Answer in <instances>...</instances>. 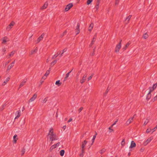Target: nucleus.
Wrapping results in <instances>:
<instances>
[{"label": "nucleus", "mask_w": 157, "mask_h": 157, "mask_svg": "<svg viewBox=\"0 0 157 157\" xmlns=\"http://www.w3.org/2000/svg\"><path fill=\"white\" fill-rule=\"evenodd\" d=\"M94 40H93L92 41H91V43L90 44V46H91L92 45V44L94 43Z\"/></svg>", "instance_id": "52"}, {"label": "nucleus", "mask_w": 157, "mask_h": 157, "mask_svg": "<svg viewBox=\"0 0 157 157\" xmlns=\"http://www.w3.org/2000/svg\"><path fill=\"white\" fill-rule=\"evenodd\" d=\"M59 54V53H57V54H55V55H54L53 57H52V58L53 59H55L56 58V57H57Z\"/></svg>", "instance_id": "34"}, {"label": "nucleus", "mask_w": 157, "mask_h": 157, "mask_svg": "<svg viewBox=\"0 0 157 157\" xmlns=\"http://www.w3.org/2000/svg\"><path fill=\"white\" fill-rule=\"evenodd\" d=\"M93 1V0H88L87 2V5H89Z\"/></svg>", "instance_id": "37"}, {"label": "nucleus", "mask_w": 157, "mask_h": 157, "mask_svg": "<svg viewBox=\"0 0 157 157\" xmlns=\"http://www.w3.org/2000/svg\"><path fill=\"white\" fill-rule=\"evenodd\" d=\"M148 122V120L147 119L145 121L144 123V125H146L147 123Z\"/></svg>", "instance_id": "40"}, {"label": "nucleus", "mask_w": 157, "mask_h": 157, "mask_svg": "<svg viewBox=\"0 0 157 157\" xmlns=\"http://www.w3.org/2000/svg\"><path fill=\"white\" fill-rule=\"evenodd\" d=\"M83 156V153H81V154H80V157H82Z\"/></svg>", "instance_id": "55"}, {"label": "nucleus", "mask_w": 157, "mask_h": 157, "mask_svg": "<svg viewBox=\"0 0 157 157\" xmlns=\"http://www.w3.org/2000/svg\"><path fill=\"white\" fill-rule=\"evenodd\" d=\"M25 152V149L24 148L21 151L22 155H23Z\"/></svg>", "instance_id": "44"}, {"label": "nucleus", "mask_w": 157, "mask_h": 157, "mask_svg": "<svg viewBox=\"0 0 157 157\" xmlns=\"http://www.w3.org/2000/svg\"><path fill=\"white\" fill-rule=\"evenodd\" d=\"M63 53H63V52H62V53L61 54V55H60V57H61V56H63Z\"/></svg>", "instance_id": "62"}, {"label": "nucleus", "mask_w": 157, "mask_h": 157, "mask_svg": "<svg viewBox=\"0 0 157 157\" xmlns=\"http://www.w3.org/2000/svg\"><path fill=\"white\" fill-rule=\"evenodd\" d=\"M149 92H150V93H151V92H152L154 90L153 88L151 87H149Z\"/></svg>", "instance_id": "33"}, {"label": "nucleus", "mask_w": 157, "mask_h": 157, "mask_svg": "<svg viewBox=\"0 0 157 157\" xmlns=\"http://www.w3.org/2000/svg\"><path fill=\"white\" fill-rule=\"evenodd\" d=\"M93 76V75H92L91 76H90L88 78V80L89 81L92 78Z\"/></svg>", "instance_id": "45"}, {"label": "nucleus", "mask_w": 157, "mask_h": 157, "mask_svg": "<svg viewBox=\"0 0 157 157\" xmlns=\"http://www.w3.org/2000/svg\"><path fill=\"white\" fill-rule=\"evenodd\" d=\"M37 51V48H36L34 50L32 51L31 54H32L34 53L35 52H36Z\"/></svg>", "instance_id": "42"}, {"label": "nucleus", "mask_w": 157, "mask_h": 157, "mask_svg": "<svg viewBox=\"0 0 157 157\" xmlns=\"http://www.w3.org/2000/svg\"><path fill=\"white\" fill-rule=\"evenodd\" d=\"M157 87V83L154 84L152 88L154 90L156 89V88Z\"/></svg>", "instance_id": "32"}, {"label": "nucleus", "mask_w": 157, "mask_h": 157, "mask_svg": "<svg viewBox=\"0 0 157 157\" xmlns=\"http://www.w3.org/2000/svg\"><path fill=\"white\" fill-rule=\"evenodd\" d=\"M21 111L20 110L17 111L15 113V115L16 116L15 118V120L21 116Z\"/></svg>", "instance_id": "9"}, {"label": "nucleus", "mask_w": 157, "mask_h": 157, "mask_svg": "<svg viewBox=\"0 0 157 157\" xmlns=\"http://www.w3.org/2000/svg\"><path fill=\"white\" fill-rule=\"evenodd\" d=\"M14 23L13 22H12L6 28V29L7 30L9 31L12 28L13 26L14 25Z\"/></svg>", "instance_id": "5"}, {"label": "nucleus", "mask_w": 157, "mask_h": 157, "mask_svg": "<svg viewBox=\"0 0 157 157\" xmlns=\"http://www.w3.org/2000/svg\"><path fill=\"white\" fill-rule=\"evenodd\" d=\"M73 4L72 3H70L67 5L65 9V11H68L72 6Z\"/></svg>", "instance_id": "4"}, {"label": "nucleus", "mask_w": 157, "mask_h": 157, "mask_svg": "<svg viewBox=\"0 0 157 157\" xmlns=\"http://www.w3.org/2000/svg\"><path fill=\"white\" fill-rule=\"evenodd\" d=\"M2 53H3V54L4 55V54L5 53V52H6V49L5 48H3L2 49Z\"/></svg>", "instance_id": "41"}, {"label": "nucleus", "mask_w": 157, "mask_h": 157, "mask_svg": "<svg viewBox=\"0 0 157 157\" xmlns=\"http://www.w3.org/2000/svg\"><path fill=\"white\" fill-rule=\"evenodd\" d=\"M65 151H64L63 150H62L60 151V154L61 156H62L63 155Z\"/></svg>", "instance_id": "25"}, {"label": "nucleus", "mask_w": 157, "mask_h": 157, "mask_svg": "<svg viewBox=\"0 0 157 157\" xmlns=\"http://www.w3.org/2000/svg\"><path fill=\"white\" fill-rule=\"evenodd\" d=\"M37 97V94H34L32 97L29 100V102H31L34 101Z\"/></svg>", "instance_id": "11"}, {"label": "nucleus", "mask_w": 157, "mask_h": 157, "mask_svg": "<svg viewBox=\"0 0 157 157\" xmlns=\"http://www.w3.org/2000/svg\"><path fill=\"white\" fill-rule=\"evenodd\" d=\"M15 52L14 51H12L10 54V56H11L13 55V54H14Z\"/></svg>", "instance_id": "43"}, {"label": "nucleus", "mask_w": 157, "mask_h": 157, "mask_svg": "<svg viewBox=\"0 0 157 157\" xmlns=\"http://www.w3.org/2000/svg\"><path fill=\"white\" fill-rule=\"evenodd\" d=\"M87 74H85L83 76L82 79L80 80V82L81 84H82L83 83L85 82L86 80V78L87 77Z\"/></svg>", "instance_id": "3"}, {"label": "nucleus", "mask_w": 157, "mask_h": 157, "mask_svg": "<svg viewBox=\"0 0 157 157\" xmlns=\"http://www.w3.org/2000/svg\"><path fill=\"white\" fill-rule=\"evenodd\" d=\"M55 84L56 85H57L58 86H59L61 84V83L60 82V81L59 80L56 82Z\"/></svg>", "instance_id": "23"}, {"label": "nucleus", "mask_w": 157, "mask_h": 157, "mask_svg": "<svg viewBox=\"0 0 157 157\" xmlns=\"http://www.w3.org/2000/svg\"><path fill=\"white\" fill-rule=\"evenodd\" d=\"M56 62H57V61L56 60H54V61H53V62H52V63L51 64L54 65V64H55L56 63Z\"/></svg>", "instance_id": "49"}, {"label": "nucleus", "mask_w": 157, "mask_h": 157, "mask_svg": "<svg viewBox=\"0 0 157 157\" xmlns=\"http://www.w3.org/2000/svg\"><path fill=\"white\" fill-rule=\"evenodd\" d=\"M116 123H115V122L113 124H112V126H113V125H115L116 124Z\"/></svg>", "instance_id": "61"}, {"label": "nucleus", "mask_w": 157, "mask_h": 157, "mask_svg": "<svg viewBox=\"0 0 157 157\" xmlns=\"http://www.w3.org/2000/svg\"><path fill=\"white\" fill-rule=\"evenodd\" d=\"M151 130V129L148 128L146 131V132L147 133H148L150 132Z\"/></svg>", "instance_id": "47"}, {"label": "nucleus", "mask_w": 157, "mask_h": 157, "mask_svg": "<svg viewBox=\"0 0 157 157\" xmlns=\"http://www.w3.org/2000/svg\"><path fill=\"white\" fill-rule=\"evenodd\" d=\"M10 79V78L9 77L6 78V80L3 82V83L2 84V85H4L9 81Z\"/></svg>", "instance_id": "20"}, {"label": "nucleus", "mask_w": 157, "mask_h": 157, "mask_svg": "<svg viewBox=\"0 0 157 157\" xmlns=\"http://www.w3.org/2000/svg\"><path fill=\"white\" fill-rule=\"evenodd\" d=\"M109 132H112L113 131V129H112L111 128V127H109Z\"/></svg>", "instance_id": "51"}, {"label": "nucleus", "mask_w": 157, "mask_h": 157, "mask_svg": "<svg viewBox=\"0 0 157 157\" xmlns=\"http://www.w3.org/2000/svg\"><path fill=\"white\" fill-rule=\"evenodd\" d=\"M79 26L80 24L78 23L75 29L76 35L78 34L80 32Z\"/></svg>", "instance_id": "10"}, {"label": "nucleus", "mask_w": 157, "mask_h": 157, "mask_svg": "<svg viewBox=\"0 0 157 157\" xmlns=\"http://www.w3.org/2000/svg\"><path fill=\"white\" fill-rule=\"evenodd\" d=\"M95 138H96V135L94 136L92 140V143L91 144V145H92L93 144Z\"/></svg>", "instance_id": "31"}, {"label": "nucleus", "mask_w": 157, "mask_h": 157, "mask_svg": "<svg viewBox=\"0 0 157 157\" xmlns=\"http://www.w3.org/2000/svg\"><path fill=\"white\" fill-rule=\"evenodd\" d=\"M96 36H95L94 37V38H93V40H94V39H96Z\"/></svg>", "instance_id": "63"}, {"label": "nucleus", "mask_w": 157, "mask_h": 157, "mask_svg": "<svg viewBox=\"0 0 157 157\" xmlns=\"http://www.w3.org/2000/svg\"><path fill=\"white\" fill-rule=\"evenodd\" d=\"M106 150L105 148H103L101 151H100L99 152L100 154H102L104 153L105 151Z\"/></svg>", "instance_id": "29"}, {"label": "nucleus", "mask_w": 157, "mask_h": 157, "mask_svg": "<svg viewBox=\"0 0 157 157\" xmlns=\"http://www.w3.org/2000/svg\"><path fill=\"white\" fill-rule=\"evenodd\" d=\"M154 100L155 101L157 100V95L154 98Z\"/></svg>", "instance_id": "56"}, {"label": "nucleus", "mask_w": 157, "mask_h": 157, "mask_svg": "<svg viewBox=\"0 0 157 157\" xmlns=\"http://www.w3.org/2000/svg\"><path fill=\"white\" fill-rule=\"evenodd\" d=\"M15 62V60H14L13 62H12V63H11V64H12L13 65H14Z\"/></svg>", "instance_id": "59"}, {"label": "nucleus", "mask_w": 157, "mask_h": 157, "mask_svg": "<svg viewBox=\"0 0 157 157\" xmlns=\"http://www.w3.org/2000/svg\"><path fill=\"white\" fill-rule=\"evenodd\" d=\"M72 120V118H70L69 120L68 121V123H69Z\"/></svg>", "instance_id": "57"}, {"label": "nucleus", "mask_w": 157, "mask_h": 157, "mask_svg": "<svg viewBox=\"0 0 157 157\" xmlns=\"http://www.w3.org/2000/svg\"><path fill=\"white\" fill-rule=\"evenodd\" d=\"M99 3H98L96 6H95V8L96 9V10H97L99 8Z\"/></svg>", "instance_id": "39"}, {"label": "nucleus", "mask_w": 157, "mask_h": 157, "mask_svg": "<svg viewBox=\"0 0 157 157\" xmlns=\"http://www.w3.org/2000/svg\"><path fill=\"white\" fill-rule=\"evenodd\" d=\"M27 81V80L26 79H24L22 81V82H21V84L20 85L19 88H21V87H22V86H23L26 83Z\"/></svg>", "instance_id": "13"}, {"label": "nucleus", "mask_w": 157, "mask_h": 157, "mask_svg": "<svg viewBox=\"0 0 157 157\" xmlns=\"http://www.w3.org/2000/svg\"><path fill=\"white\" fill-rule=\"evenodd\" d=\"M157 126H156L153 129L151 130H153L152 132H154V131H155L157 129Z\"/></svg>", "instance_id": "50"}, {"label": "nucleus", "mask_w": 157, "mask_h": 157, "mask_svg": "<svg viewBox=\"0 0 157 157\" xmlns=\"http://www.w3.org/2000/svg\"><path fill=\"white\" fill-rule=\"evenodd\" d=\"M94 26V24L93 23H91L88 27V30L91 31L92 29Z\"/></svg>", "instance_id": "15"}, {"label": "nucleus", "mask_w": 157, "mask_h": 157, "mask_svg": "<svg viewBox=\"0 0 157 157\" xmlns=\"http://www.w3.org/2000/svg\"><path fill=\"white\" fill-rule=\"evenodd\" d=\"M25 109V108L24 107H23V108H22V111H24V110Z\"/></svg>", "instance_id": "64"}, {"label": "nucleus", "mask_w": 157, "mask_h": 157, "mask_svg": "<svg viewBox=\"0 0 157 157\" xmlns=\"http://www.w3.org/2000/svg\"><path fill=\"white\" fill-rule=\"evenodd\" d=\"M148 37V35L146 33H145L143 35V37L145 39H146V38H147Z\"/></svg>", "instance_id": "30"}, {"label": "nucleus", "mask_w": 157, "mask_h": 157, "mask_svg": "<svg viewBox=\"0 0 157 157\" xmlns=\"http://www.w3.org/2000/svg\"><path fill=\"white\" fill-rule=\"evenodd\" d=\"M50 68H49V70H47L46 71V73L44 74V76H46V77L49 74L50 72Z\"/></svg>", "instance_id": "22"}, {"label": "nucleus", "mask_w": 157, "mask_h": 157, "mask_svg": "<svg viewBox=\"0 0 157 157\" xmlns=\"http://www.w3.org/2000/svg\"><path fill=\"white\" fill-rule=\"evenodd\" d=\"M153 139V137H151L148 138L145 142L143 143V145L144 146L147 145L151 140Z\"/></svg>", "instance_id": "1"}, {"label": "nucleus", "mask_w": 157, "mask_h": 157, "mask_svg": "<svg viewBox=\"0 0 157 157\" xmlns=\"http://www.w3.org/2000/svg\"><path fill=\"white\" fill-rule=\"evenodd\" d=\"M151 97V94L150 93V92H149L147 95L146 99L147 100H148L150 99Z\"/></svg>", "instance_id": "16"}, {"label": "nucleus", "mask_w": 157, "mask_h": 157, "mask_svg": "<svg viewBox=\"0 0 157 157\" xmlns=\"http://www.w3.org/2000/svg\"><path fill=\"white\" fill-rule=\"evenodd\" d=\"M17 135H14V136H13V139L14 140V141H15V143L16 141L17 140V138L16 139V138L17 137Z\"/></svg>", "instance_id": "35"}, {"label": "nucleus", "mask_w": 157, "mask_h": 157, "mask_svg": "<svg viewBox=\"0 0 157 157\" xmlns=\"http://www.w3.org/2000/svg\"><path fill=\"white\" fill-rule=\"evenodd\" d=\"M70 73V72H68L66 74V76L64 78V81H65L67 79V78L69 77Z\"/></svg>", "instance_id": "26"}, {"label": "nucleus", "mask_w": 157, "mask_h": 157, "mask_svg": "<svg viewBox=\"0 0 157 157\" xmlns=\"http://www.w3.org/2000/svg\"><path fill=\"white\" fill-rule=\"evenodd\" d=\"M13 65L11 63L7 67V70H10L13 66Z\"/></svg>", "instance_id": "24"}, {"label": "nucleus", "mask_w": 157, "mask_h": 157, "mask_svg": "<svg viewBox=\"0 0 157 157\" xmlns=\"http://www.w3.org/2000/svg\"><path fill=\"white\" fill-rule=\"evenodd\" d=\"M50 138L51 141L57 140L58 139V138L56 137V135L55 134L52 136H50Z\"/></svg>", "instance_id": "8"}, {"label": "nucleus", "mask_w": 157, "mask_h": 157, "mask_svg": "<svg viewBox=\"0 0 157 157\" xmlns=\"http://www.w3.org/2000/svg\"><path fill=\"white\" fill-rule=\"evenodd\" d=\"M135 116H136L135 114L134 115L133 117H131L130 118H129L128 120V121L126 122V124L127 125H128L132 121L134 117Z\"/></svg>", "instance_id": "7"}, {"label": "nucleus", "mask_w": 157, "mask_h": 157, "mask_svg": "<svg viewBox=\"0 0 157 157\" xmlns=\"http://www.w3.org/2000/svg\"><path fill=\"white\" fill-rule=\"evenodd\" d=\"M9 40L8 39V38L6 37H5L2 39V43H6L7 41H8Z\"/></svg>", "instance_id": "17"}, {"label": "nucleus", "mask_w": 157, "mask_h": 157, "mask_svg": "<svg viewBox=\"0 0 157 157\" xmlns=\"http://www.w3.org/2000/svg\"><path fill=\"white\" fill-rule=\"evenodd\" d=\"M87 143V141H86L85 140H84V142H82V148H84L85 147L86 145V144Z\"/></svg>", "instance_id": "18"}, {"label": "nucleus", "mask_w": 157, "mask_h": 157, "mask_svg": "<svg viewBox=\"0 0 157 157\" xmlns=\"http://www.w3.org/2000/svg\"><path fill=\"white\" fill-rule=\"evenodd\" d=\"M130 44V43L129 42H128V43H127L126 45L123 48L124 50H125L126 49V48L129 46Z\"/></svg>", "instance_id": "21"}, {"label": "nucleus", "mask_w": 157, "mask_h": 157, "mask_svg": "<svg viewBox=\"0 0 157 157\" xmlns=\"http://www.w3.org/2000/svg\"><path fill=\"white\" fill-rule=\"evenodd\" d=\"M121 145L122 146H124V145H125V140H124V139H123V140H122V141L121 142Z\"/></svg>", "instance_id": "36"}, {"label": "nucleus", "mask_w": 157, "mask_h": 157, "mask_svg": "<svg viewBox=\"0 0 157 157\" xmlns=\"http://www.w3.org/2000/svg\"><path fill=\"white\" fill-rule=\"evenodd\" d=\"M132 17V16L131 15H129L128 17H127L126 19H125V20L126 21H127L128 22L130 20V19L131 17Z\"/></svg>", "instance_id": "28"}, {"label": "nucleus", "mask_w": 157, "mask_h": 157, "mask_svg": "<svg viewBox=\"0 0 157 157\" xmlns=\"http://www.w3.org/2000/svg\"><path fill=\"white\" fill-rule=\"evenodd\" d=\"M67 31H64L63 33L62 34H61L60 36V37H62L63 36H64L66 33H67Z\"/></svg>", "instance_id": "38"}, {"label": "nucleus", "mask_w": 157, "mask_h": 157, "mask_svg": "<svg viewBox=\"0 0 157 157\" xmlns=\"http://www.w3.org/2000/svg\"><path fill=\"white\" fill-rule=\"evenodd\" d=\"M60 144V142H58L57 144H54V145H55V147H58L59 145Z\"/></svg>", "instance_id": "46"}, {"label": "nucleus", "mask_w": 157, "mask_h": 157, "mask_svg": "<svg viewBox=\"0 0 157 157\" xmlns=\"http://www.w3.org/2000/svg\"><path fill=\"white\" fill-rule=\"evenodd\" d=\"M56 148L55 147V145H52L51 147V148L54 149Z\"/></svg>", "instance_id": "54"}, {"label": "nucleus", "mask_w": 157, "mask_h": 157, "mask_svg": "<svg viewBox=\"0 0 157 157\" xmlns=\"http://www.w3.org/2000/svg\"><path fill=\"white\" fill-rule=\"evenodd\" d=\"M83 109V107H81L78 110V111H79V113Z\"/></svg>", "instance_id": "48"}, {"label": "nucleus", "mask_w": 157, "mask_h": 157, "mask_svg": "<svg viewBox=\"0 0 157 157\" xmlns=\"http://www.w3.org/2000/svg\"><path fill=\"white\" fill-rule=\"evenodd\" d=\"M119 0H116V4H117L118 3V2H117Z\"/></svg>", "instance_id": "60"}, {"label": "nucleus", "mask_w": 157, "mask_h": 157, "mask_svg": "<svg viewBox=\"0 0 157 157\" xmlns=\"http://www.w3.org/2000/svg\"><path fill=\"white\" fill-rule=\"evenodd\" d=\"M67 50V49L66 48H65L63 50V53H64L66 52Z\"/></svg>", "instance_id": "53"}, {"label": "nucleus", "mask_w": 157, "mask_h": 157, "mask_svg": "<svg viewBox=\"0 0 157 157\" xmlns=\"http://www.w3.org/2000/svg\"><path fill=\"white\" fill-rule=\"evenodd\" d=\"M82 153H84V148H82Z\"/></svg>", "instance_id": "58"}, {"label": "nucleus", "mask_w": 157, "mask_h": 157, "mask_svg": "<svg viewBox=\"0 0 157 157\" xmlns=\"http://www.w3.org/2000/svg\"><path fill=\"white\" fill-rule=\"evenodd\" d=\"M121 40L120 41V43L117 45L115 49V52H119V50L121 47Z\"/></svg>", "instance_id": "2"}, {"label": "nucleus", "mask_w": 157, "mask_h": 157, "mask_svg": "<svg viewBox=\"0 0 157 157\" xmlns=\"http://www.w3.org/2000/svg\"><path fill=\"white\" fill-rule=\"evenodd\" d=\"M44 35V34L43 33L36 40L37 43H38L42 39Z\"/></svg>", "instance_id": "6"}, {"label": "nucleus", "mask_w": 157, "mask_h": 157, "mask_svg": "<svg viewBox=\"0 0 157 157\" xmlns=\"http://www.w3.org/2000/svg\"><path fill=\"white\" fill-rule=\"evenodd\" d=\"M136 144L133 141H132L131 142L130 145L129 147V148H132L136 146Z\"/></svg>", "instance_id": "12"}, {"label": "nucleus", "mask_w": 157, "mask_h": 157, "mask_svg": "<svg viewBox=\"0 0 157 157\" xmlns=\"http://www.w3.org/2000/svg\"><path fill=\"white\" fill-rule=\"evenodd\" d=\"M48 98V97H46L45 98H44L42 101V102L43 103H45L47 101V99Z\"/></svg>", "instance_id": "27"}, {"label": "nucleus", "mask_w": 157, "mask_h": 157, "mask_svg": "<svg viewBox=\"0 0 157 157\" xmlns=\"http://www.w3.org/2000/svg\"><path fill=\"white\" fill-rule=\"evenodd\" d=\"M48 3L47 2H46L44 5L42 7L41 9H44L46 8L48 6Z\"/></svg>", "instance_id": "19"}, {"label": "nucleus", "mask_w": 157, "mask_h": 157, "mask_svg": "<svg viewBox=\"0 0 157 157\" xmlns=\"http://www.w3.org/2000/svg\"><path fill=\"white\" fill-rule=\"evenodd\" d=\"M54 134L53 133V129L52 128H51L49 131V132L48 133V135L49 136V137L50 136H52Z\"/></svg>", "instance_id": "14"}]
</instances>
